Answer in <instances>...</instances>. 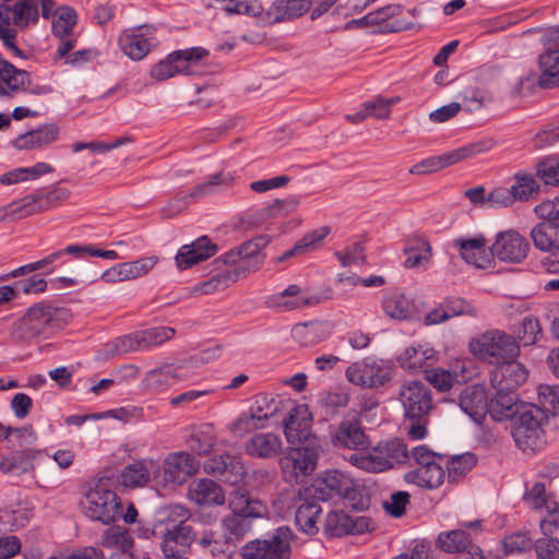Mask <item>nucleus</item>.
<instances>
[{
    "instance_id": "obj_1",
    "label": "nucleus",
    "mask_w": 559,
    "mask_h": 559,
    "mask_svg": "<svg viewBox=\"0 0 559 559\" xmlns=\"http://www.w3.org/2000/svg\"><path fill=\"white\" fill-rule=\"evenodd\" d=\"M191 511L183 504H169L158 511L152 536L158 542L163 555L186 554L197 538L189 523Z\"/></svg>"
},
{
    "instance_id": "obj_2",
    "label": "nucleus",
    "mask_w": 559,
    "mask_h": 559,
    "mask_svg": "<svg viewBox=\"0 0 559 559\" xmlns=\"http://www.w3.org/2000/svg\"><path fill=\"white\" fill-rule=\"evenodd\" d=\"M71 318L70 310L64 307L38 302L13 324L12 340L19 344H31L63 329Z\"/></svg>"
},
{
    "instance_id": "obj_3",
    "label": "nucleus",
    "mask_w": 559,
    "mask_h": 559,
    "mask_svg": "<svg viewBox=\"0 0 559 559\" xmlns=\"http://www.w3.org/2000/svg\"><path fill=\"white\" fill-rule=\"evenodd\" d=\"M366 452L353 453L352 465L370 473H381L407 462L409 452L406 443L400 438L380 440Z\"/></svg>"
},
{
    "instance_id": "obj_4",
    "label": "nucleus",
    "mask_w": 559,
    "mask_h": 559,
    "mask_svg": "<svg viewBox=\"0 0 559 559\" xmlns=\"http://www.w3.org/2000/svg\"><path fill=\"white\" fill-rule=\"evenodd\" d=\"M322 447L317 437L306 440L299 447L289 448L280 459V467L285 481L298 484L311 475L318 464Z\"/></svg>"
},
{
    "instance_id": "obj_5",
    "label": "nucleus",
    "mask_w": 559,
    "mask_h": 559,
    "mask_svg": "<svg viewBox=\"0 0 559 559\" xmlns=\"http://www.w3.org/2000/svg\"><path fill=\"white\" fill-rule=\"evenodd\" d=\"M468 346L475 357L495 365L520 355V345L515 337L496 329L473 337Z\"/></svg>"
},
{
    "instance_id": "obj_6",
    "label": "nucleus",
    "mask_w": 559,
    "mask_h": 559,
    "mask_svg": "<svg viewBox=\"0 0 559 559\" xmlns=\"http://www.w3.org/2000/svg\"><path fill=\"white\" fill-rule=\"evenodd\" d=\"M252 519V516L228 514L222 520L227 536L222 538L216 532H204L199 539V544L213 556L231 557L236 551L237 542L242 539L251 530Z\"/></svg>"
},
{
    "instance_id": "obj_7",
    "label": "nucleus",
    "mask_w": 559,
    "mask_h": 559,
    "mask_svg": "<svg viewBox=\"0 0 559 559\" xmlns=\"http://www.w3.org/2000/svg\"><path fill=\"white\" fill-rule=\"evenodd\" d=\"M545 411L536 405H521V411L513 418L511 435L515 444L523 451H534L543 442V424Z\"/></svg>"
},
{
    "instance_id": "obj_8",
    "label": "nucleus",
    "mask_w": 559,
    "mask_h": 559,
    "mask_svg": "<svg viewBox=\"0 0 559 559\" xmlns=\"http://www.w3.org/2000/svg\"><path fill=\"white\" fill-rule=\"evenodd\" d=\"M296 535L288 526L277 527L271 538L255 539L241 548L242 559H290Z\"/></svg>"
},
{
    "instance_id": "obj_9",
    "label": "nucleus",
    "mask_w": 559,
    "mask_h": 559,
    "mask_svg": "<svg viewBox=\"0 0 559 559\" xmlns=\"http://www.w3.org/2000/svg\"><path fill=\"white\" fill-rule=\"evenodd\" d=\"M358 486L345 473L333 469L326 471L314 484L300 489V497L304 499L329 500L333 493L349 501L356 499Z\"/></svg>"
},
{
    "instance_id": "obj_10",
    "label": "nucleus",
    "mask_w": 559,
    "mask_h": 559,
    "mask_svg": "<svg viewBox=\"0 0 559 559\" xmlns=\"http://www.w3.org/2000/svg\"><path fill=\"white\" fill-rule=\"evenodd\" d=\"M83 513L93 521L105 525L114 523L120 518L121 501L115 491L96 485L90 488L81 502Z\"/></svg>"
},
{
    "instance_id": "obj_11",
    "label": "nucleus",
    "mask_w": 559,
    "mask_h": 559,
    "mask_svg": "<svg viewBox=\"0 0 559 559\" xmlns=\"http://www.w3.org/2000/svg\"><path fill=\"white\" fill-rule=\"evenodd\" d=\"M207 55L209 51L202 47L176 50L151 69V76L164 81L177 74H194V67Z\"/></svg>"
},
{
    "instance_id": "obj_12",
    "label": "nucleus",
    "mask_w": 559,
    "mask_h": 559,
    "mask_svg": "<svg viewBox=\"0 0 559 559\" xmlns=\"http://www.w3.org/2000/svg\"><path fill=\"white\" fill-rule=\"evenodd\" d=\"M330 442L337 450L360 453L370 444L369 436L358 415L345 416L330 428Z\"/></svg>"
},
{
    "instance_id": "obj_13",
    "label": "nucleus",
    "mask_w": 559,
    "mask_h": 559,
    "mask_svg": "<svg viewBox=\"0 0 559 559\" xmlns=\"http://www.w3.org/2000/svg\"><path fill=\"white\" fill-rule=\"evenodd\" d=\"M235 177L229 173H217L209 176L207 180L194 187L190 194H179L170 200L163 209L162 215L171 218L181 213L188 205L189 199H200L222 192L234 185Z\"/></svg>"
},
{
    "instance_id": "obj_14",
    "label": "nucleus",
    "mask_w": 559,
    "mask_h": 559,
    "mask_svg": "<svg viewBox=\"0 0 559 559\" xmlns=\"http://www.w3.org/2000/svg\"><path fill=\"white\" fill-rule=\"evenodd\" d=\"M400 401L406 418L427 417L432 409V397L429 388L420 381H407L399 391Z\"/></svg>"
},
{
    "instance_id": "obj_15",
    "label": "nucleus",
    "mask_w": 559,
    "mask_h": 559,
    "mask_svg": "<svg viewBox=\"0 0 559 559\" xmlns=\"http://www.w3.org/2000/svg\"><path fill=\"white\" fill-rule=\"evenodd\" d=\"M269 236H259L243 242L240 247L231 249L224 255L215 260L216 265L236 266L245 264L248 266V274L251 270H257L263 262L264 255L261 250L269 243Z\"/></svg>"
},
{
    "instance_id": "obj_16",
    "label": "nucleus",
    "mask_w": 559,
    "mask_h": 559,
    "mask_svg": "<svg viewBox=\"0 0 559 559\" xmlns=\"http://www.w3.org/2000/svg\"><path fill=\"white\" fill-rule=\"evenodd\" d=\"M528 251V241L514 229L498 233L490 247L491 255L507 263L522 262Z\"/></svg>"
},
{
    "instance_id": "obj_17",
    "label": "nucleus",
    "mask_w": 559,
    "mask_h": 559,
    "mask_svg": "<svg viewBox=\"0 0 559 559\" xmlns=\"http://www.w3.org/2000/svg\"><path fill=\"white\" fill-rule=\"evenodd\" d=\"M277 403L267 395H258L254 404L248 413L241 414L231 426V431L236 435H242L252 429L263 427V421L267 420L277 412Z\"/></svg>"
},
{
    "instance_id": "obj_18",
    "label": "nucleus",
    "mask_w": 559,
    "mask_h": 559,
    "mask_svg": "<svg viewBox=\"0 0 559 559\" xmlns=\"http://www.w3.org/2000/svg\"><path fill=\"white\" fill-rule=\"evenodd\" d=\"M347 380L362 388H379L391 379L389 368L376 361H357L346 369Z\"/></svg>"
},
{
    "instance_id": "obj_19",
    "label": "nucleus",
    "mask_w": 559,
    "mask_h": 559,
    "mask_svg": "<svg viewBox=\"0 0 559 559\" xmlns=\"http://www.w3.org/2000/svg\"><path fill=\"white\" fill-rule=\"evenodd\" d=\"M199 460L190 452L169 453L163 462L164 478L168 483L181 485L198 473Z\"/></svg>"
},
{
    "instance_id": "obj_20",
    "label": "nucleus",
    "mask_w": 559,
    "mask_h": 559,
    "mask_svg": "<svg viewBox=\"0 0 559 559\" xmlns=\"http://www.w3.org/2000/svg\"><path fill=\"white\" fill-rule=\"evenodd\" d=\"M527 370L518 358L497 364L489 373V383L496 390L515 392L527 379Z\"/></svg>"
},
{
    "instance_id": "obj_21",
    "label": "nucleus",
    "mask_w": 559,
    "mask_h": 559,
    "mask_svg": "<svg viewBox=\"0 0 559 559\" xmlns=\"http://www.w3.org/2000/svg\"><path fill=\"white\" fill-rule=\"evenodd\" d=\"M213 264L217 273L193 287L191 292L192 295H211L224 290L231 284L236 283L240 277L248 275V266L245 264L236 266L224 264L216 265L215 262Z\"/></svg>"
},
{
    "instance_id": "obj_22",
    "label": "nucleus",
    "mask_w": 559,
    "mask_h": 559,
    "mask_svg": "<svg viewBox=\"0 0 559 559\" xmlns=\"http://www.w3.org/2000/svg\"><path fill=\"white\" fill-rule=\"evenodd\" d=\"M548 39L547 50L539 56L538 84L545 88L559 86V27L549 31Z\"/></svg>"
},
{
    "instance_id": "obj_23",
    "label": "nucleus",
    "mask_w": 559,
    "mask_h": 559,
    "mask_svg": "<svg viewBox=\"0 0 559 559\" xmlns=\"http://www.w3.org/2000/svg\"><path fill=\"white\" fill-rule=\"evenodd\" d=\"M37 0H17L12 7L0 4V22L24 29L38 21Z\"/></svg>"
},
{
    "instance_id": "obj_24",
    "label": "nucleus",
    "mask_w": 559,
    "mask_h": 559,
    "mask_svg": "<svg viewBox=\"0 0 559 559\" xmlns=\"http://www.w3.org/2000/svg\"><path fill=\"white\" fill-rule=\"evenodd\" d=\"M160 465L152 459L134 461L124 466L120 473L119 481L123 487H143L157 477Z\"/></svg>"
},
{
    "instance_id": "obj_25",
    "label": "nucleus",
    "mask_w": 559,
    "mask_h": 559,
    "mask_svg": "<svg viewBox=\"0 0 559 559\" xmlns=\"http://www.w3.org/2000/svg\"><path fill=\"white\" fill-rule=\"evenodd\" d=\"M146 25L124 29L118 37V45L127 57L134 61L142 60L153 47L151 37L147 36Z\"/></svg>"
},
{
    "instance_id": "obj_26",
    "label": "nucleus",
    "mask_w": 559,
    "mask_h": 559,
    "mask_svg": "<svg viewBox=\"0 0 559 559\" xmlns=\"http://www.w3.org/2000/svg\"><path fill=\"white\" fill-rule=\"evenodd\" d=\"M218 251V246L206 237L202 236L190 245L182 246L176 254V264L179 269L186 270L202 261H205Z\"/></svg>"
},
{
    "instance_id": "obj_27",
    "label": "nucleus",
    "mask_w": 559,
    "mask_h": 559,
    "mask_svg": "<svg viewBox=\"0 0 559 559\" xmlns=\"http://www.w3.org/2000/svg\"><path fill=\"white\" fill-rule=\"evenodd\" d=\"M204 471L233 485L238 483L246 473L241 460L228 453L209 459L204 463Z\"/></svg>"
},
{
    "instance_id": "obj_28",
    "label": "nucleus",
    "mask_w": 559,
    "mask_h": 559,
    "mask_svg": "<svg viewBox=\"0 0 559 559\" xmlns=\"http://www.w3.org/2000/svg\"><path fill=\"white\" fill-rule=\"evenodd\" d=\"M311 415L307 406L298 405L289 412L288 418L284 421V433L290 444L306 443L313 436L310 435Z\"/></svg>"
},
{
    "instance_id": "obj_29",
    "label": "nucleus",
    "mask_w": 559,
    "mask_h": 559,
    "mask_svg": "<svg viewBox=\"0 0 559 559\" xmlns=\"http://www.w3.org/2000/svg\"><path fill=\"white\" fill-rule=\"evenodd\" d=\"M187 374L181 366L167 364L150 370L143 378V385L151 392H163L179 381L186 380Z\"/></svg>"
},
{
    "instance_id": "obj_30",
    "label": "nucleus",
    "mask_w": 559,
    "mask_h": 559,
    "mask_svg": "<svg viewBox=\"0 0 559 559\" xmlns=\"http://www.w3.org/2000/svg\"><path fill=\"white\" fill-rule=\"evenodd\" d=\"M188 497L191 501L202 507L223 506L226 496L221 485L209 478L193 481L189 486Z\"/></svg>"
},
{
    "instance_id": "obj_31",
    "label": "nucleus",
    "mask_w": 559,
    "mask_h": 559,
    "mask_svg": "<svg viewBox=\"0 0 559 559\" xmlns=\"http://www.w3.org/2000/svg\"><path fill=\"white\" fill-rule=\"evenodd\" d=\"M321 298L310 294L298 285H289L277 296L273 297V306L281 311H292L312 307L320 304Z\"/></svg>"
},
{
    "instance_id": "obj_32",
    "label": "nucleus",
    "mask_w": 559,
    "mask_h": 559,
    "mask_svg": "<svg viewBox=\"0 0 559 559\" xmlns=\"http://www.w3.org/2000/svg\"><path fill=\"white\" fill-rule=\"evenodd\" d=\"M453 245L459 249L462 259L468 264L477 269H486L491 264V259L485 249L487 240L483 235L474 238H457L453 240Z\"/></svg>"
},
{
    "instance_id": "obj_33",
    "label": "nucleus",
    "mask_w": 559,
    "mask_h": 559,
    "mask_svg": "<svg viewBox=\"0 0 559 559\" xmlns=\"http://www.w3.org/2000/svg\"><path fill=\"white\" fill-rule=\"evenodd\" d=\"M488 399L484 388L466 386L460 395V407L475 423L480 424L488 414Z\"/></svg>"
},
{
    "instance_id": "obj_34",
    "label": "nucleus",
    "mask_w": 559,
    "mask_h": 559,
    "mask_svg": "<svg viewBox=\"0 0 559 559\" xmlns=\"http://www.w3.org/2000/svg\"><path fill=\"white\" fill-rule=\"evenodd\" d=\"M437 352L427 345L416 344L405 348L399 356L401 368L411 372L427 371L426 368L435 364Z\"/></svg>"
},
{
    "instance_id": "obj_35",
    "label": "nucleus",
    "mask_w": 559,
    "mask_h": 559,
    "mask_svg": "<svg viewBox=\"0 0 559 559\" xmlns=\"http://www.w3.org/2000/svg\"><path fill=\"white\" fill-rule=\"evenodd\" d=\"M384 313L393 320H412L417 313L415 301L399 290L388 292L382 300Z\"/></svg>"
},
{
    "instance_id": "obj_36",
    "label": "nucleus",
    "mask_w": 559,
    "mask_h": 559,
    "mask_svg": "<svg viewBox=\"0 0 559 559\" xmlns=\"http://www.w3.org/2000/svg\"><path fill=\"white\" fill-rule=\"evenodd\" d=\"M227 501L230 514L252 518H263L266 514V507L261 501L252 499L245 488L233 489Z\"/></svg>"
},
{
    "instance_id": "obj_37",
    "label": "nucleus",
    "mask_w": 559,
    "mask_h": 559,
    "mask_svg": "<svg viewBox=\"0 0 559 559\" xmlns=\"http://www.w3.org/2000/svg\"><path fill=\"white\" fill-rule=\"evenodd\" d=\"M29 83V73L16 69L12 63L0 59V97L13 96Z\"/></svg>"
},
{
    "instance_id": "obj_38",
    "label": "nucleus",
    "mask_w": 559,
    "mask_h": 559,
    "mask_svg": "<svg viewBox=\"0 0 559 559\" xmlns=\"http://www.w3.org/2000/svg\"><path fill=\"white\" fill-rule=\"evenodd\" d=\"M521 411L519 407V396L515 392L508 390H497L488 403V414L496 421L512 418Z\"/></svg>"
},
{
    "instance_id": "obj_39",
    "label": "nucleus",
    "mask_w": 559,
    "mask_h": 559,
    "mask_svg": "<svg viewBox=\"0 0 559 559\" xmlns=\"http://www.w3.org/2000/svg\"><path fill=\"white\" fill-rule=\"evenodd\" d=\"M281 437L273 432L255 433L246 442V452L253 457L272 459L282 451Z\"/></svg>"
},
{
    "instance_id": "obj_40",
    "label": "nucleus",
    "mask_w": 559,
    "mask_h": 559,
    "mask_svg": "<svg viewBox=\"0 0 559 559\" xmlns=\"http://www.w3.org/2000/svg\"><path fill=\"white\" fill-rule=\"evenodd\" d=\"M58 135V126L56 123H46L17 136L14 141V146L17 150L41 148L55 142Z\"/></svg>"
},
{
    "instance_id": "obj_41",
    "label": "nucleus",
    "mask_w": 559,
    "mask_h": 559,
    "mask_svg": "<svg viewBox=\"0 0 559 559\" xmlns=\"http://www.w3.org/2000/svg\"><path fill=\"white\" fill-rule=\"evenodd\" d=\"M310 8V0H275L266 10V17L271 23L292 21L307 13Z\"/></svg>"
},
{
    "instance_id": "obj_42",
    "label": "nucleus",
    "mask_w": 559,
    "mask_h": 559,
    "mask_svg": "<svg viewBox=\"0 0 559 559\" xmlns=\"http://www.w3.org/2000/svg\"><path fill=\"white\" fill-rule=\"evenodd\" d=\"M300 504L298 506L295 514V522L298 528L308 535L318 533V519L322 512L320 500L318 499H304L298 493Z\"/></svg>"
},
{
    "instance_id": "obj_43",
    "label": "nucleus",
    "mask_w": 559,
    "mask_h": 559,
    "mask_svg": "<svg viewBox=\"0 0 559 559\" xmlns=\"http://www.w3.org/2000/svg\"><path fill=\"white\" fill-rule=\"evenodd\" d=\"M403 253L406 255L404 267L414 269L424 266L431 261L432 248L427 237L414 236L407 241Z\"/></svg>"
},
{
    "instance_id": "obj_44",
    "label": "nucleus",
    "mask_w": 559,
    "mask_h": 559,
    "mask_svg": "<svg viewBox=\"0 0 559 559\" xmlns=\"http://www.w3.org/2000/svg\"><path fill=\"white\" fill-rule=\"evenodd\" d=\"M442 463L430 464L427 467H416L404 475L408 484H414L426 489L438 488L444 480Z\"/></svg>"
},
{
    "instance_id": "obj_45",
    "label": "nucleus",
    "mask_w": 559,
    "mask_h": 559,
    "mask_svg": "<svg viewBox=\"0 0 559 559\" xmlns=\"http://www.w3.org/2000/svg\"><path fill=\"white\" fill-rule=\"evenodd\" d=\"M530 236L536 249L559 251V223L542 222L532 228Z\"/></svg>"
},
{
    "instance_id": "obj_46",
    "label": "nucleus",
    "mask_w": 559,
    "mask_h": 559,
    "mask_svg": "<svg viewBox=\"0 0 559 559\" xmlns=\"http://www.w3.org/2000/svg\"><path fill=\"white\" fill-rule=\"evenodd\" d=\"M330 234L328 226L320 227L306 234L299 239L293 248L285 251L281 257L277 258V262H284L293 257L301 255L307 252L316 250L319 243Z\"/></svg>"
},
{
    "instance_id": "obj_47",
    "label": "nucleus",
    "mask_w": 559,
    "mask_h": 559,
    "mask_svg": "<svg viewBox=\"0 0 559 559\" xmlns=\"http://www.w3.org/2000/svg\"><path fill=\"white\" fill-rule=\"evenodd\" d=\"M513 179L514 183L510 188L515 202H527L538 195L540 186L533 174L520 171Z\"/></svg>"
},
{
    "instance_id": "obj_48",
    "label": "nucleus",
    "mask_w": 559,
    "mask_h": 559,
    "mask_svg": "<svg viewBox=\"0 0 559 559\" xmlns=\"http://www.w3.org/2000/svg\"><path fill=\"white\" fill-rule=\"evenodd\" d=\"M189 449L198 455H207L216 443L212 425H202L191 432L188 441Z\"/></svg>"
},
{
    "instance_id": "obj_49",
    "label": "nucleus",
    "mask_w": 559,
    "mask_h": 559,
    "mask_svg": "<svg viewBox=\"0 0 559 559\" xmlns=\"http://www.w3.org/2000/svg\"><path fill=\"white\" fill-rule=\"evenodd\" d=\"M437 545L445 552L459 554L472 545V540L469 534L464 530H453L440 533L437 539Z\"/></svg>"
},
{
    "instance_id": "obj_50",
    "label": "nucleus",
    "mask_w": 559,
    "mask_h": 559,
    "mask_svg": "<svg viewBox=\"0 0 559 559\" xmlns=\"http://www.w3.org/2000/svg\"><path fill=\"white\" fill-rule=\"evenodd\" d=\"M175 334L176 330L170 326H155L136 331L141 350L150 349L153 346H159L171 340Z\"/></svg>"
},
{
    "instance_id": "obj_51",
    "label": "nucleus",
    "mask_w": 559,
    "mask_h": 559,
    "mask_svg": "<svg viewBox=\"0 0 559 559\" xmlns=\"http://www.w3.org/2000/svg\"><path fill=\"white\" fill-rule=\"evenodd\" d=\"M102 545L106 548H112L115 551H124L133 549L134 540L127 530L112 526L104 532Z\"/></svg>"
},
{
    "instance_id": "obj_52",
    "label": "nucleus",
    "mask_w": 559,
    "mask_h": 559,
    "mask_svg": "<svg viewBox=\"0 0 559 559\" xmlns=\"http://www.w3.org/2000/svg\"><path fill=\"white\" fill-rule=\"evenodd\" d=\"M76 12L68 5L56 9L55 19L52 21L53 34L59 38L70 36L76 24Z\"/></svg>"
},
{
    "instance_id": "obj_53",
    "label": "nucleus",
    "mask_w": 559,
    "mask_h": 559,
    "mask_svg": "<svg viewBox=\"0 0 559 559\" xmlns=\"http://www.w3.org/2000/svg\"><path fill=\"white\" fill-rule=\"evenodd\" d=\"M476 456L469 452L460 455H453L452 457L448 459L447 469L449 480H460L476 465Z\"/></svg>"
},
{
    "instance_id": "obj_54",
    "label": "nucleus",
    "mask_w": 559,
    "mask_h": 559,
    "mask_svg": "<svg viewBox=\"0 0 559 559\" xmlns=\"http://www.w3.org/2000/svg\"><path fill=\"white\" fill-rule=\"evenodd\" d=\"M539 408L545 411L546 418L551 415L559 417V389L556 386L542 384L538 386Z\"/></svg>"
},
{
    "instance_id": "obj_55",
    "label": "nucleus",
    "mask_w": 559,
    "mask_h": 559,
    "mask_svg": "<svg viewBox=\"0 0 559 559\" xmlns=\"http://www.w3.org/2000/svg\"><path fill=\"white\" fill-rule=\"evenodd\" d=\"M524 501L535 510H546L548 514L556 511V509L552 508L554 502L547 496L545 485L542 483L533 485L525 493Z\"/></svg>"
},
{
    "instance_id": "obj_56",
    "label": "nucleus",
    "mask_w": 559,
    "mask_h": 559,
    "mask_svg": "<svg viewBox=\"0 0 559 559\" xmlns=\"http://www.w3.org/2000/svg\"><path fill=\"white\" fill-rule=\"evenodd\" d=\"M14 204L16 205L15 209L17 212L19 219L37 213L46 212L41 193L39 191L27 194L22 199L14 201Z\"/></svg>"
},
{
    "instance_id": "obj_57",
    "label": "nucleus",
    "mask_w": 559,
    "mask_h": 559,
    "mask_svg": "<svg viewBox=\"0 0 559 559\" xmlns=\"http://www.w3.org/2000/svg\"><path fill=\"white\" fill-rule=\"evenodd\" d=\"M350 515L343 511L329 512L325 522L324 531L331 536L340 537L349 534Z\"/></svg>"
},
{
    "instance_id": "obj_58",
    "label": "nucleus",
    "mask_w": 559,
    "mask_h": 559,
    "mask_svg": "<svg viewBox=\"0 0 559 559\" xmlns=\"http://www.w3.org/2000/svg\"><path fill=\"white\" fill-rule=\"evenodd\" d=\"M158 262L156 255L144 257L130 262H122L124 278L132 281L146 275Z\"/></svg>"
},
{
    "instance_id": "obj_59",
    "label": "nucleus",
    "mask_w": 559,
    "mask_h": 559,
    "mask_svg": "<svg viewBox=\"0 0 559 559\" xmlns=\"http://www.w3.org/2000/svg\"><path fill=\"white\" fill-rule=\"evenodd\" d=\"M497 145V142L492 138H484L477 141L467 143L459 148H455V154L459 163L467 158L474 157L479 154L491 151Z\"/></svg>"
},
{
    "instance_id": "obj_60",
    "label": "nucleus",
    "mask_w": 559,
    "mask_h": 559,
    "mask_svg": "<svg viewBox=\"0 0 559 559\" xmlns=\"http://www.w3.org/2000/svg\"><path fill=\"white\" fill-rule=\"evenodd\" d=\"M442 305L450 316V319L462 316L472 318L477 316V309L469 301L461 297H447L442 300Z\"/></svg>"
},
{
    "instance_id": "obj_61",
    "label": "nucleus",
    "mask_w": 559,
    "mask_h": 559,
    "mask_svg": "<svg viewBox=\"0 0 559 559\" xmlns=\"http://www.w3.org/2000/svg\"><path fill=\"white\" fill-rule=\"evenodd\" d=\"M536 176L547 186L559 185V160L545 158L536 165Z\"/></svg>"
},
{
    "instance_id": "obj_62",
    "label": "nucleus",
    "mask_w": 559,
    "mask_h": 559,
    "mask_svg": "<svg viewBox=\"0 0 559 559\" xmlns=\"http://www.w3.org/2000/svg\"><path fill=\"white\" fill-rule=\"evenodd\" d=\"M292 337L300 346L309 347L320 342L318 329L313 324L300 323L292 329Z\"/></svg>"
},
{
    "instance_id": "obj_63",
    "label": "nucleus",
    "mask_w": 559,
    "mask_h": 559,
    "mask_svg": "<svg viewBox=\"0 0 559 559\" xmlns=\"http://www.w3.org/2000/svg\"><path fill=\"white\" fill-rule=\"evenodd\" d=\"M29 461L22 451L13 452L10 456H4L0 461V471L2 473L22 474L28 471Z\"/></svg>"
},
{
    "instance_id": "obj_64",
    "label": "nucleus",
    "mask_w": 559,
    "mask_h": 559,
    "mask_svg": "<svg viewBox=\"0 0 559 559\" xmlns=\"http://www.w3.org/2000/svg\"><path fill=\"white\" fill-rule=\"evenodd\" d=\"M542 335V328L538 319L525 317L522 321L519 338L524 346L533 345Z\"/></svg>"
}]
</instances>
